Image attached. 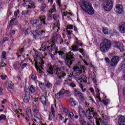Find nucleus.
Listing matches in <instances>:
<instances>
[{
  "label": "nucleus",
  "mask_w": 125,
  "mask_h": 125,
  "mask_svg": "<svg viewBox=\"0 0 125 125\" xmlns=\"http://www.w3.org/2000/svg\"><path fill=\"white\" fill-rule=\"evenodd\" d=\"M118 124L119 125H125V116H121L118 119Z\"/></svg>",
  "instance_id": "a211bd4d"
},
{
  "label": "nucleus",
  "mask_w": 125,
  "mask_h": 125,
  "mask_svg": "<svg viewBox=\"0 0 125 125\" xmlns=\"http://www.w3.org/2000/svg\"><path fill=\"white\" fill-rule=\"evenodd\" d=\"M122 80L125 81V70L124 71V75L122 76Z\"/></svg>",
  "instance_id": "774afa93"
},
{
  "label": "nucleus",
  "mask_w": 125,
  "mask_h": 125,
  "mask_svg": "<svg viewBox=\"0 0 125 125\" xmlns=\"http://www.w3.org/2000/svg\"><path fill=\"white\" fill-rule=\"evenodd\" d=\"M113 8V1L112 0H107L104 5V9L106 11H110Z\"/></svg>",
  "instance_id": "0eeeda50"
},
{
  "label": "nucleus",
  "mask_w": 125,
  "mask_h": 125,
  "mask_svg": "<svg viewBox=\"0 0 125 125\" xmlns=\"http://www.w3.org/2000/svg\"><path fill=\"white\" fill-rule=\"evenodd\" d=\"M114 46L117 48L120 49V51H124V47H123V44H121L120 42H115Z\"/></svg>",
  "instance_id": "4468645a"
},
{
  "label": "nucleus",
  "mask_w": 125,
  "mask_h": 125,
  "mask_svg": "<svg viewBox=\"0 0 125 125\" xmlns=\"http://www.w3.org/2000/svg\"><path fill=\"white\" fill-rule=\"evenodd\" d=\"M6 119V116L4 114H1L0 116V121H1V120H5Z\"/></svg>",
  "instance_id": "8fccbe9b"
},
{
  "label": "nucleus",
  "mask_w": 125,
  "mask_h": 125,
  "mask_svg": "<svg viewBox=\"0 0 125 125\" xmlns=\"http://www.w3.org/2000/svg\"><path fill=\"white\" fill-rule=\"evenodd\" d=\"M104 60H105L106 63H108V64L110 63V59H109V58H105Z\"/></svg>",
  "instance_id": "69168bd1"
},
{
  "label": "nucleus",
  "mask_w": 125,
  "mask_h": 125,
  "mask_svg": "<svg viewBox=\"0 0 125 125\" xmlns=\"http://www.w3.org/2000/svg\"><path fill=\"white\" fill-rule=\"evenodd\" d=\"M119 31L122 34H125V22H122L119 25Z\"/></svg>",
  "instance_id": "f8f14e48"
},
{
  "label": "nucleus",
  "mask_w": 125,
  "mask_h": 125,
  "mask_svg": "<svg viewBox=\"0 0 125 125\" xmlns=\"http://www.w3.org/2000/svg\"><path fill=\"white\" fill-rule=\"evenodd\" d=\"M40 100L43 105H46V93L41 96Z\"/></svg>",
  "instance_id": "dca6fc26"
},
{
  "label": "nucleus",
  "mask_w": 125,
  "mask_h": 125,
  "mask_svg": "<svg viewBox=\"0 0 125 125\" xmlns=\"http://www.w3.org/2000/svg\"><path fill=\"white\" fill-rule=\"evenodd\" d=\"M5 85L8 91H12V89H13V84H12V82L11 81H7L5 83Z\"/></svg>",
  "instance_id": "9b49d317"
},
{
  "label": "nucleus",
  "mask_w": 125,
  "mask_h": 125,
  "mask_svg": "<svg viewBox=\"0 0 125 125\" xmlns=\"http://www.w3.org/2000/svg\"><path fill=\"white\" fill-rule=\"evenodd\" d=\"M41 11L42 12H45V8H46V4L44 3H42L40 7Z\"/></svg>",
  "instance_id": "5701e85b"
},
{
  "label": "nucleus",
  "mask_w": 125,
  "mask_h": 125,
  "mask_svg": "<svg viewBox=\"0 0 125 125\" xmlns=\"http://www.w3.org/2000/svg\"><path fill=\"white\" fill-rule=\"evenodd\" d=\"M65 92H67V93H69V92L68 90L65 91V89H62L60 91L59 93L60 94V95H61L62 96H63V94H64V93H65Z\"/></svg>",
  "instance_id": "2f4dec72"
},
{
  "label": "nucleus",
  "mask_w": 125,
  "mask_h": 125,
  "mask_svg": "<svg viewBox=\"0 0 125 125\" xmlns=\"http://www.w3.org/2000/svg\"><path fill=\"white\" fill-rule=\"evenodd\" d=\"M93 117L96 119V121L97 120H98V119H97V118H98L99 117V115H98V114H97V113L96 112H94L93 113Z\"/></svg>",
  "instance_id": "c03bdc74"
},
{
  "label": "nucleus",
  "mask_w": 125,
  "mask_h": 125,
  "mask_svg": "<svg viewBox=\"0 0 125 125\" xmlns=\"http://www.w3.org/2000/svg\"><path fill=\"white\" fill-rule=\"evenodd\" d=\"M56 6L55 4H53L52 6V9H50L49 11V13H50V14H52V13H54V12H55V11H56Z\"/></svg>",
  "instance_id": "c85d7f7f"
},
{
  "label": "nucleus",
  "mask_w": 125,
  "mask_h": 125,
  "mask_svg": "<svg viewBox=\"0 0 125 125\" xmlns=\"http://www.w3.org/2000/svg\"><path fill=\"white\" fill-rule=\"evenodd\" d=\"M38 83L40 87V88L42 89L43 87H44V84L42 83L41 82H38Z\"/></svg>",
  "instance_id": "49530a36"
},
{
  "label": "nucleus",
  "mask_w": 125,
  "mask_h": 125,
  "mask_svg": "<svg viewBox=\"0 0 125 125\" xmlns=\"http://www.w3.org/2000/svg\"><path fill=\"white\" fill-rule=\"evenodd\" d=\"M64 82H65V83H70V82H72V76L70 75H67L66 80H64Z\"/></svg>",
  "instance_id": "7c9ffc66"
},
{
  "label": "nucleus",
  "mask_w": 125,
  "mask_h": 125,
  "mask_svg": "<svg viewBox=\"0 0 125 125\" xmlns=\"http://www.w3.org/2000/svg\"><path fill=\"white\" fill-rule=\"evenodd\" d=\"M63 111L65 113L66 116H68V114L70 113V112H69V110H68V109L66 108H63Z\"/></svg>",
  "instance_id": "79ce46f5"
},
{
  "label": "nucleus",
  "mask_w": 125,
  "mask_h": 125,
  "mask_svg": "<svg viewBox=\"0 0 125 125\" xmlns=\"http://www.w3.org/2000/svg\"><path fill=\"white\" fill-rule=\"evenodd\" d=\"M53 29L57 30V33L58 32V31L60 30V22L59 21H57L56 25L55 23H54L53 26Z\"/></svg>",
  "instance_id": "6ab92c4d"
},
{
  "label": "nucleus",
  "mask_w": 125,
  "mask_h": 125,
  "mask_svg": "<svg viewBox=\"0 0 125 125\" xmlns=\"http://www.w3.org/2000/svg\"><path fill=\"white\" fill-rule=\"evenodd\" d=\"M95 90L97 92L96 98L98 99L99 101H101V98H100V93L99 92V91H100V90H99V89H98L97 88H96Z\"/></svg>",
  "instance_id": "bb28decb"
},
{
  "label": "nucleus",
  "mask_w": 125,
  "mask_h": 125,
  "mask_svg": "<svg viewBox=\"0 0 125 125\" xmlns=\"http://www.w3.org/2000/svg\"><path fill=\"white\" fill-rule=\"evenodd\" d=\"M26 114H30L31 113V108L30 107H27L26 108Z\"/></svg>",
  "instance_id": "6e6d98bb"
},
{
  "label": "nucleus",
  "mask_w": 125,
  "mask_h": 125,
  "mask_svg": "<svg viewBox=\"0 0 125 125\" xmlns=\"http://www.w3.org/2000/svg\"><path fill=\"white\" fill-rule=\"evenodd\" d=\"M89 78H91V79H93L94 78L96 77L95 74H94V72H92L90 73L89 74Z\"/></svg>",
  "instance_id": "a19ab883"
},
{
  "label": "nucleus",
  "mask_w": 125,
  "mask_h": 125,
  "mask_svg": "<svg viewBox=\"0 0 125 125\" xmlns=\"http://www.w3.org/2000/svg\"><path fill=\"white\" fill-rule=\"evenodd\" d=\"M57 3L58 5L59 6L60 8H61V0H58L57 1Z\"/></svg>",
  "instance_id": "13d9d810"
},
{
  "label": "nucleus",
  "mask_w": 125,
  "mask_h": 125,
  "mask_svg": "<svg viewBox=\"0 0 125 125\" xmlns=\"http://www.w3.org/2000/svg\"><path fill=\"white\" fill-rule=\"evenodd\" d=\"M61 96H62L60 95L59 93H58L57 94H56L55 98L57 100L60 99V98H61Z\"/></svg>",
  "instance_id": "09e8293b"
},
{
  "label": "nucleus",
  "mask_w": 125,
  "mask_h": 125,
  "mask_svg": "<svg viewBox=\"0 0 125 125\" xmlns=\"http://www.w3.org/2000/svg\"><path fill=\"white\" fill-rule=\"evenodd\" d=\"M33 37L34 39H35V40H37V39H39V37H40V35L39 34H33Z\"/></svg>",
  "instance_id": "5fc2aeb1"
},
{
  "label": "nucleus",
  "mask_w": 125,
  "mask_h": 125,
  "mask_svg": "<svg viewBox=\"0 0 125 125\" xmlns=\"http://www.w3.org/2000/svg\"><path fill=\"white\" fill-rule=\"evenodd\" d=\"M39 22H40V21L36 19L31 21V23L32 24L33 26H34V27L41 26V24L40 25V24H39Z\"/></svg>",
  "instance_id": "4be33fe9"
},
{
  "label": "nucleus",
  "mask_w": 125,
  "mask_h": 125,
  "mask_svg": "<svg viewBox=\"0 0 125 125\" xmlns=\"http://www.w3.org/2000/svg\"><path fill=\"white\" fill-rule=\"evenodd\" d=\"M30 77L31 78L32 80L33 81H36L37 80V75L35 74H32L30 76Z\"/></svg>",
  "instance_id": "4c0bfd02"
},
{
  "label": "nucleus",
  "mask_w": 125,
  "mask_h": 125,
  "mask_svg": "<svg viewBox=\"0 0 125 125\" xmlns=\"http://www.w3.org/2000/svg\"><path fill=\"white\" fill-rule=\"evenodd\" d=\"M70 86L71 87H76V84L73 83H71L69 84Z\"/></svg>",
  "instance_id": "0e129e2a"
},
{
  "label": "nucleus",
  "mask_w": 125,
  "mask_h": 125,
  "mask_svg": "<svg viewBox=\"0 0 125 125\" xmlns=\"http://www.w3.org/2000/svg\"><path fill=\"white\" fill-rule=\"evenodd\" d=\"M29 90H30V91H31L32 93H33V92H35V88L34 87V86L30 87L29 89Z\"/></svg>",
  "instance_id": "3c124183"
},
{
  "label": "nucleus",
  "mask_w": 125,
  "mask_h": 125,
  "mask_svg": "<svg viewBox=\"0 0 125 125\" xmlns=\"http://www.w3.org/2000/svg\"><path fill=\"white\" fill-rule=\"evenodd\" d=\"M111 45L112 44L110 41L107 39L104 40V41L100 44V50L102 52H107L108 50H109V48L111 47Z\"/></svg>",
  "instance_id": "7ed1b4c3"
},
{
  "label": "nucleus",
  "mask_w": 125,
  "mask_h": 125,
  "mask_svg": "<svg viewBox=\"0 0 125 125\" xmlns=\"http://www.w3.org/2000/svg\"><path fill=\"white\" fill-rule=\"evenodd\" d=\"M103 31L105 35H110L113 33V31L111 29H108L106 27L103 29Z\"/></svg>",
  "instance_id": "aec40b11"
},
{
  "label": "nucleus",
  "mask_w": 125,
  "mask_h": 125,
  "mask_svg": "<svg viewBox=\"0 0 125 125\" xmlns=\"http://www.w3.org/2000/svg\"><path fill=\"white\" fill-rule=\"evenodd\" d=\"M79 52L84 57H85V55H86V52L83 49H80Z\"/></svg>",
  "instance_id": "f704fd0d"
},
{
  "label": "nucleus",
  "mask_w": 125,
  "mask_h": 125,
  "mask_svg": "<svg viewBox=\"0 0 125 125\" xmlns=\"http://www.w3.org/2000/svg\"><path fill=\"white\" fill-rule=\"evenodd\" d=\"M55 71V69L53 68L52 66L49 67L47 70V72L50 75H53V72Z\"/></svg>",
  "instance_id": "cd10ccee"
},
{
  "label": "nucleus",
  "mask_w": 125,
  "mask_h": 125,
  "mask_svg": "<svg viewBox=\"0 0 125 125\" xmlns=\"http://www.w3.org/2000/svg\"><path fill=\"white\" fill-rule=\"evenodd\" d=\"M6 56V53L4 51L2 52L1 58L2 59H3V60H5V59H6V58H5Z\"/></svg>",
  "instance_id": "37998d69"
},
{
  "label": "nucleus",
  "mask_w": 125,
  "mask_h": 125,
  "mask_svg": "<svg viewBox=\"0 0 125 125\" xmlns=\"http://www.w3.org/2000/svg\"><path fill=\"white\" fill-rule=\"evenodd\" d=\"M29 5H28V8H35V4L33 1H29Z\"/></svg>",
  "instance_id": "c756f323"
},
{
  "label": "nucleus",
  "mask_w": 125,
  "mask_h": 125,
  "mask_svg": "<svg viewBox=\"0 0 125 125\" xmlns=\"http://www.w3.org/2000/svg\"><path fill=\"white\" fill-rule=\"evenodd\" d=\"M67 29H69V30H73V29H74V26H73L72 24L67 25Z\"/></svg>",
  "instance_id": "603ef678"
},
{
  "label": "nucleus",
  "mask_w": 125,
  "mask_h": 125,
  "mask_svg": "<svg viewBox=\"0 0 125 125\" xmlns=\"http://www.w3.org/2000/svg\"><path fill=\"white\" fill-rule=\"evenodd\" d=\"M55 50L56 54H57L58 53H59V55H61V56H62V55L64 54V53L62 51H58V48H55Z\"/></svg>",
  "instance_id": "473e14b6"
},
{
  "label": "nucleus",
  "mask_w": 125,
  "mask_h": 125,
  "mask_svg": "<svg viewBox=\"0 0 125 125\" xmlns=\"http://www.w3.org/2000/svg\"><path fill=\"white\" fill-rule=\"evenodd\" d=\"M32 110L34 112H38V111H39V109L38 108V107H37V105H34L33 106Z\"/></svg>",
  "instance_id": "ea45409f"
},
{
  "label": "nucleus",
  "mask_w": 125,
  "mask_h": 125,
  "mask_svg": "<svg viewBox=\"0 0 125 125\" xmlns=\"http://www.w3.org/2000/svg\"><path fill=\"white\" fill-rule=\"evenodd\" d=\"M103 103H104V105H108V100H103Z\"/></svg>",
  "instance_id": "052dcab7"
},
{
  "label": "nucleus",
  "mask_w": 125,
  "mask_h": 125,
  "mask_svg": "<svg viewBox=\"0 0 125 125\" xmlns=\"http://www.w3.org/2000/svg\"><path fill=\"white\" fill-rule=\"evenodd\" d=\"M46 86L48 87L49 88H50V87H51V86H52V84L51 83H46Z\"/></svg>",
  "instance_id": "e2e57ef3"
},
{
  "label": "nucleus",
  "mask_w": 125,
  "mask_h": 125,
  "mask_svg": "<svg viewBox=\"0 0 125 125\" xmlns=\"http://www.w3.org/2000/svg\"><path fill=\"white\" fill-rule=\"evenodd\" d=\"M50 57H51L52 60H53V61H55V60H56V59L55 58V57L54 56V55L52 54H50Z\"/></svg>",
  "instance_id": "864d4df0"
},
{
  "label": "nucleus",
  "mask_w": 125,
  "mask_h": 125,
  "mask_svg": "<svg viewBox=\"0 0 125 125\" xmlns=\"http://www.w3.org/2000/svg\"><path fill=\"white\" fill-rule=\"evenodd\" d=\"M124 61H123L120 64V68L121 70H124V69H125V54H124Z\"/></svg>",
  "instance_id": "a878e982"
},
{
  "label": "nucleus",
  "mask_w": 125,
  "mask_h": 125,
  "mask_svg": "<svg viewBox=\"0 0 125 125\" xmlns=\"http://www.w3.org/2000/svg\"><path fill=\"white\" fill-rule=\"evenodd\" d=\"M68 101H69V103L72 107H74L77 105V102L74 100V99H69Z\"/></svg>",
  "instance_id": "b1692460"
},
{
  "label": "nucleus",
  "mask_w": 125,
  "mask_h": 125,
  "mask_svg": "<svg viewBox=\"0 0 125 125\" xmlns=\"http://www.w3.org/2000/svg\"><path fill=\"white\" fill-rule=\"evenodd\" d=\"M68 117L71 119V120H72V121H75V119H79V116L77 115H74V113L73 112H69V113L68 114Z\"/></svg>",
  "instance_id": "f3484780"
},
{
  "label": "nucleus",
  "mask_w": 125,
  "mask_h": 125,
  "mask_svg": "<svg viewBox=\"0 0 125 125\" xmlns=\"http://www.w3.org/2000/svg\"><path fill=\"white\" fill-rule=\"evenodd\" d=\"M79 115L81 118H84V117H86V115L85 114V111H83L82 112H80Z\"/></svg>",
  "instance_id": "58836bf2"
},
{
  "label": "nucleus",
  "mask_w": 125,
  "mask_h": 125,
  "mask_svg": "<svg viewBox=\"0 0 125 125\" xmlns=\"http://www.w3.org/2000/svg\"><path fill=\"white\" fill-rule=\"evenodd\" d=\"M75 72H79V71H82L83 70V72L84 73L85 67L83 65H80V66H76L73 68Z\"/></svg>",
  "instance_id": "ddd939ff"
},
{
  "label": "nucleus",
  "mask_w": 125,
  "mask_h": 125,
  "mask_svg": "<svg viewBox=\"0 0 125 125\" xmlns=\"http://www.w3.org/2000/svg\"><path fill=\"white\" fill-rule=\"evenodd\" d=\"M54 106L56 108V104L52 105L51 106V112L49 115V118H48V120H49V121H51L55 118V111L54 110Z\"/></svg>",
  "instance_id": "6e6552de"
},
{
  "label": "nucleus",
  "mask_w": 125,
  "mask_h": 125,
  "mask_svg": "<svg viewBox=\"0 0 125 125\" xmlns=\"http://www.w3.org/2000/svg\"><path fill=\"white\" fill-rule=\"evenodd\" d=\"M76 80L80 85V84H83V83L86 82V77L85 75H82L81 77H76Z\"/></svg>",
  "instance_id": "1a4fd4ad"
},
{
  "label": "nucleus",
  "mask_w": 125,
  "mask_h": 125,
  "mask_svg": "<svg viewBox=\"0 0 125 125\" xmlns=\"http://www.w3.org/2000/svg\"><path fill=\"white\" fill-rule=\"evenodd\" d=\"M35 57L36 58H37V59H38V60H37V61H39V60L40 61V62L35 61V68L37 72H39L40 74H42V70H43V68L42 67V65H43L44 63L43 62V61L42 60V59L41 57L39 58V56L38 55H36Z\"/></svg>",
  "instance_id": "f03ea898"
},
{
  "label": "nucleus",
  "mask_w": 125,
  "mask_h": 125,
  "mask_svg": "<svg viewBox=\"0 0 125 125\" xmlns=\"http://www.w3.org/2000/svg\"><path fill=\"white\" fill-rule=\"evenodd\" d=\"M83 72V70H80L79 71H76L75 73L76 78L79 77H82L83 76H84L83 74H82V72Z\"/></svg>",
  "instance_id": "393cba45"
},
{
  "label": "nucleus",
  "mask_w": 125,
  "mask_h": 125,
  "mask_svg": "<svg viewBox=\"0 0 125 125\" xmlns=\"http://www.w3.org/2000/svg\"><path fill=\"white\" fill-rule=\"evenodd\" d=\"M73 59H74V54L73 53L69 52L67 54L65 59V64L67 66L69 67V68L71 65L73 64L74 61H75V60Z\"/></svg>",
  "instance_id": "39448f33"
},
{
  "label": "nucleus",
  "mask_w": 125,
  "mask_h": 125,
  "mask_svg": "<svg viewBox=\"0 0 125 125\" xmlns=\"http://www.w3.org/2000/svg\"><path fill=\"white\" fill-rule=\"evenodd\" d=\"M28 90H29V89L26 88L25 89V91H26V95L23 99V102H25V103H28V102H29L30 100V94L27 93V91H28Z\"/></svg>",
  "instance_id": "2eb2a0df"
},
{
  "label": "nucleus",
  "mask_w": 125,
  "mask_h": 125,
  "mask_svg": "<svg viewBox=\"0 0 125 125\" xmlns=\"http://www.w3.org/2000/svg\"><path fill=\"white\" fill-rule=\"evenodd\" d=\"M78 96L82 101L84 100V95L83 93H80Z\"/></svg>",
  "instance_id": "c9c22d12"
},
{
  "label": "nucleus",
  "mask_w": 125,
  "mask_h": 125,
  "mask_svg": "<svg viewBox=\"0 0 125 125\" xmlns=\"http://www.w3.org/2000/svg\"><path fill=\"white\" fill-rule=\"evenodd\" d=\"M18 14H19V10H17L14 12V17L15 18L10 21V25H11L12 23H14V21H15L17 16H18Z\"/></svg>",
  "instance_id": "412c9836"
},
{
  "label": "nucleus",
  "mask_w": 125,
  "mask_h": 125,
  "mask_svg": "<svg viewBox=\"0 0 125 125\" xmlns=\"http://www.w3.org/2000/svg\"><path fill=\"white\" fill-rule=\"evenodd\" d=\"M0 77H1L2 80H6V78H7V76L1 75L0 76Z\"/></svg>",
  "instance_id": "680f3d73"
},
{
  "label": "nucleus",
  "mask_w": 125,
  "mask_h": 125,
  "mask_svg": "<svg viewBox=\"0 0 125 125\" xmlns=\"http://www.w3.org/2000/svg\"><path fill=\"white\" fill-rule=\"evenodd\" d=\"M80 93L81 92H80V89H76L73 91V94L74 95H75V96H78Z\"/></svg>",
  "instance_id": "72a5a7b5"
},
{
  "label": "nucleus",
  "mask_w": 125,
  "mask_h": 125,
  "mask_svg": "<svg viewBox=\"0 0 125 125\" xmlns=\"http://www.w3.org/2000/svg\"><path fill=\"white\" fill-rule=\"evenodd\" d=\"M72 47L73 51H78V50H79V47L78 46H72Z\"/></svg>",
  "instance_id": "a18cd8bd"
},
{
  "label": "nucleus",
  "mask_w": 125,
  "mask_h": 125,
  "mask_svg": "<svg viewBox=\"0 0 125 125\" xmlns=\"http://www.w3.org/2000/svg\"><path fill=\"white\" fill-rule=\"evenodd\" d=\"M60 9H61L62 10H66V8H67V7L65 5L64 6H61V8H60Z\"/></svg>",
  "instance_id": "bf43d9fd"
},
{
  "label": "nucleus",
  "mask_w": 125,
  "mask_h": 125,
  "mask_svg": "<svg viewBox=\"0 0 125 125\" xmlns=\"http://www.w3.org/2000/svg\"><path fill=\"white\" fill-rule=\"evenodd\" d=\"M115 11L116 13H118L119 14H121L124 12V6L122 4H118L116 5Z\"/></svg>",
  "instance_id": "9d476101"
},
{
  "label": "nucleus",
  "mask_w": 125,
  "mask_h": 125,
  "mask_svg": "<svg viewBox=\"0 0 125 125\" xmlns=\"http://www.w3.org/2000/svg\"><path fill=\"white\" fill-rule=\"evenodd\" d=\"M86 118H87V119L88 120L89 122H90V123H89V122H88V124L89 125L93 124V122L91 121V120L92 119V117L86 116Z\"/></svg>",
  "instance_id": "e433bc0d"
},
{
  "label": "nucleus",
  "mask_w": 125,
  "mask_h": 125,
  "mask_svg": "<svg viewBox=\"0 0 125 125\" xmlns=\"http://www.w3.org/2000/svg\"><path fill=\"white\" fill-rule=\"evenodd\" d=\"M81 7L83 11L88 15H93L94 14V9L92 5L89 3L87 0H83L81 3Z\"/></svg>",
  "instance_id": "f257e3e1"
},
{
  "label": "nucleus",
  "mask_w": 125,
  "mask_h": 125,
  "mask_svg": "<svg viewBox=\"0 0 125 125\" xmlns=\"http://www.w3.org/2000/svg\"><path fill=\"white\" fill-rule=\"evenodd\" d=\"M70 15V13L68 12H63V16H67V15Z\"/></svg>",
  "instance_id": "338daca9"
},
{
  "label": "nucleus",
  "mask_w": 125,
  "mask_h": 125,
  "mask_svg": "<svg viewBox=\"0 0 125 125\" xmlns=\"http://www.w3.org/2000/svg\"><path fill=\"white\" fill-rule=\"evenodd\" d=\"M121 58L118 56L113 57L110 61V66L111 67H116L118 65L119 62H120Z\"/></svg>",
  "instance_id": "423d86ee"
},
{
  "label": "nucleus",
  "mask_w": 125,
  "mask_h": 125,
  "mask_svg": "<svg viewBox=\"0 0 125 125\" xmlns=\"http://www.w3.org/2000/svg\"><path fill=\"white\" fill-rule=\"evenodd\" d=\"M56 75L58 76L56 78L57 84H60V81L64 79V77H66V73L62 72L60 69L57 68L56 69Z\"/></svg>",
  "instance_id": "20e7f679"
},
{
  "label": "nucleus",
  "mask_w": 125,
  "mask_h": 125,
  "mask_svg": "<svg viewBox=\"0 0 125 125\" xmlns=\"http://www.w3.org/2000/svg\"><path fill=\"white\" fill-rule=\"evenodd\" d=\"M79 86L80 88H81L83 92H85L86 89V88L83 89V84H81L80 85H79Z\"/></svg>",
  "instance_id": "de8ad7c7"
},
{
  "label": "nucleus",
  "mask_w": 125,
  "mask_h": 125,
  "mask_svg": "<svg viewBox=\"0 0 125 125\" xmlns=\"http://www.w3.org/2000/svg\"><path fill=\"white\" fill-rule=\"evenodd\" d=\"M78 109H79V110H78L79 114H80L83 111V108H82L81 106H79L78 107Z\"/></svg>",
  "instance_id": "4d7b16f0"
}]
</instances>
